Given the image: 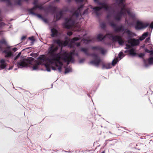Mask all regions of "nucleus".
<instances>
[{
    "label": "nucleus",
    "instance_id": "f257e3e1",
    "mask_svg": "<svg viewBox=\"0 0 153 153\" xmlns=\"http://www.w3.org/2000/svg\"><path fill=\"white\" fill-rule=\"evenodd\" d=\"M58 49V47H54L53 44L51 45L48 48V53L51 56V58L48 59L47 60L48 62L45 64L46 70L48 72L51 71V68L53 70H56V67L57 68V69L59 72L61 71L63 65L62 62L60 61V59H62V54L60 56L59 53H56Z\"/></svg>",
    "mask_w": 153,
    "mask_h": 153
},
{
    "label": "nucleus",
    "instance_id": "f03ea898",
    "mask_svg": "<svg viewBox=\"0 0 153 153\" xmlns=\"http://www.w3.org/2000/svg\"><path fill=\"white\" fill-rule=\"evenodd\" d=\"M125 0H117V3L121 7V10L120 11L117 13L116 14L117 18L116 19H120L122 18L123 16H125L127 14L129 16L134 18L135 15L131 11V9L128 8L123 2Z\"/></svg>",
    "mask_w": 153,
    "mask_h": 153
},
{
    "label": "nucleus",
    "instance_id": "7ed1b4c3",
    "mask_svg": "<svg viewBox=\"0 0 153 153\" xmlns=\"http://www.w3.org/2000/svg\"><path fill=\"white\" fill-rule=\"evenodd\" d=\"M63 25L67 29H71L74 31H79L81 30V23L76 22L78 20H65Z\"/></svg>",
    "mask_w": 153,
    "mask_h": 153
},
{
    "label": "nucleus",
    "instance_id": "20e7f679",
    "mask_svg": "<svg viewBox=\"0 0 153 153\" xmlns=\"http://www.w3.org/2000/svg\"><path fill=\"white\" fill-rule=\"evenodd\" d=\"M100 5L101 6V7H96L93 8L92 6H89L88 8L84 12L83 15L87 14L89 11H92L93 13L98 16L100 14V10L102 8H104L107 10L108 8V5L106 3H102Z\"/></svg>",
    "mask_w": 153,
    "mask_h": 153
},
{
    "label": "nucleus",
    "instance_id": "39448f33",
    "mask_svg": "<svg viewBox=\"0 0 153 153\" xmlns=\"http://www.w3.org/2000/svg\"><path fill=\"white\" fill-rule=\"evenodd\" d=\"M80 51L84 52L86 55L87 56L91 55L94 57V59L90 62L91 64L97 67H98L99 66L100 62H101V60L98 57L97 54L94 53L90 54L88 52V49L85 48H81L80 49Z\"/></svg>",
    "mask_w": 153,
    "mask_h": 153
},
{
    "label": "nucleus",
    "instance_id": "423d86ee",
    "mask_svg": "<svg viewBox=\"0 0 153 153\" xmlns=\"http://www.w3.org/2000/svg\"><path fill=\"white\" fill-rule=\"evenodd\" d=\"M75 52V50H73L72 52L70 53L65 51L62 54V60L64 62H67V64L68 65L70 62L72 63L74 62V59L73 57Z\"/></svg>",
    "mask_w": 153,
    "mask_h": 153
},
{
    "label": "nucleus",
    "instance_id": "0eeeda50",
    "mask_svg": "<svg viewBox=\"0 0 153 153\" xmlns=\"http://www.w3.org/2000/svg\"><path fill=\"white\" fill-rule=\"evenodd\" d=\"M147 27L151 29V32L153 28V22L149 24L148 22L144 23L137 21L135 26L136 29L137 30L144 29Z\"/></svg>",
    "mask_w": 153,
    "mask_h": 153
},
{
    "label": "nucleus",
    "instance_id": "6e6552de",
    "mask_svg": "<svg viewBox=\"0 0 153 153\" xmlns=\"http://www.w3.org/2000/svg\"><path fill=\"white\" fill-rule=\"evenodd\" d=\"M34 60V59L33 58L30 57L28 59L18 62L17 65L18 67H20L21 68L26 67L29 64H32V61Z\"/></svg>",
    "mask_w": 153,
    "mask_h": 153
},
{
    "label": "nucleus",
    "instance_id": "1a4fd4ad",
    "mask_svg": "<svg viewBox=\"0 0 153 153\" xmlns=\"http://www.w3.org/2000/svg\"><path fill=\"white\" fill-rule=\"evenodd\" d=\"M109 24L114 29V31L116 33H118L120 32H123L125 30L124 27L121 25L117 26V24L113 22H110Z\"/></svg>",
    "mask_w": 153,
    "mask_h": 153
},
{
    "label": "nucleus",
    "instance_id": "9d476101",
    "mask_svg": "<svg viewBox=\"0 0 153 153\" xmlns=\"http://www.w3.org/2000/svg\"><path fill=\"white\" fill-rule=\"evenodd\" d=\"M37 8L41 9L42 8V6H39V5H36L33 8L29 10V11L30 13L32 16H36L38 18L42 19V17L41 15L36 14L34 13V10Z\"/></svg>",
    "mask_w": 153,
    "mask_h": 153
},
{
    "label": "nucleus",
    "instance_id": "9b49d317",
    "mask_svg": "<svg viewBox=\"0 0 153 153\" xmlns=\"http://www.w3.org/2000/svg\"><path fill=\"white\" fill-rule=\"evenodd\" d=\"M112 40L114 42H117L120 45H123L124 43L122 38L120 36L116 35L115 36H112Z\"/></svg>",
    "mask_w": 153,
    "mask_h": 153
},
{
    "label": "nucleus",
    "instance_id": "f8f14e48",
    "mask_svg": "<svg viewBox=\"0 0 153 153\" xmlns=\"http://www.w3.org/2000/svg\"><path fill=\"white\" fill-rule=\"evenodd\" d=\"M0 49L2 51L4 48L9 49L10 47L4 39H2L0 41Z\"/></svg>",
    "mask_w": 153,
    "mask_h": 153
},
{
    "label": "nucleus",
    "instance_id": "ddd939ff",
    "mask_svg": "<svg viewBox=\"0 0 153 153\" xmlns=\"http://www.w3.org/2000/svg\"><path fill=\"white\" fill-rule=\"evenodd\" d=\"M128 43L130 44L131 46H132L137 45L139 43V41L138 39H131L128 41Z\"/></svg>",
    "mask_w": 153,
    "mask_h": 153
},
{
    "label": "nucleus",
    "instance_id": "4468645a",
    "mask_svg": "<svg viewBox=\"0 0 153 153\" xmlns=\"http://www.w3.org/2000/svg\"><path fill=\"white\" fill-rule=\"evenodd\" d=\"M91 49L94 51H100L102 54H104L105 53V51L104 48L100 46L92 47H91Z\"/></svg>",
    "mask_w": 153,
    "mask_h": 153
},
{
    "label": "nucleus",
    "instance_id": "2eb2a0df",
    "mask_svg": "<svg viewBox=\"0 0 153 153\" xmlns=\"http://www.w3.org/2000/svg\"><path fill=\"white\" fill-rule=\"evenodd\" d=\"M81 38L80 37H74L72 39H69V42H70V43L69 45V46L71 48H73V46L72 43H74L75 41L79 40Z\"/></svg>",
    "mask_w": 153,
    "mask_h": 153
},
{
    "label": "nucleus",
    "instance_id": "dca6fc26",
    "mask_svg": "<svg viewBox=\"0 0 153 153\" xmlns=\"http://www.w3.org/2000/svg\"><path fill=\"white\" fill-rule=\"evenodd\" d=\"M51 36L52 37L57 36L59 33L58 31L54 28L51 29Z\"/></svg>",
    "mask_w": 153,
    "mask_h": 153
},
{
    "label": "nucleus",
    "instance_id": "f3484780",
    "mask_svg": "<svg viewBox=\"0 0 153 153\" xmlns=\"http://www.w3.org/2000/svg\"><path fill=\"white\" fill-rule=\"evenodd\" d=\"M9 49H6V48H4V49L5 50L3 51V52L5 53L6 54L5 56V57H10L13 55L11 51H8Z\"/></svg>",
    "mask_w": 153,
    "mask_h": 153
},
{
    "label": "nucleus",
    "instance_id": "a211bd4d",
    "mask_svg": "<svg viewBox=\"0 0 153 153\" xmlns=\"http://www.w3.org/2000/svg\"><path fill=\"white\" fill-rule=\"evenodd\" d=\"M0 63L1 65H0V68L2 69H4L6 66V64L5 63V61L4 59H1L0 60Z\"/></svg>",
    "mask_w": 153,
    "mask_h": 153
},
{
    "label": "nucleus",
    "instance_id": "6ab92c4d",
    "mask_svg": "<svg viewBox=\"0 0 153 153\" xmlns=\"http://www.w3.org/2000/svg\"><path fill=\"white\" fill-rule=\"evenodd\" d=\"M128 52L130 55L134 56L136 54V53L135 52L134 49V48H132L128 51H125V53H127Z\"/></svg>",
    "mask_w": 153,
    "mask_h": 153
},
{
    "label": "nucleus",
    "instance_id": "aec40b11",
    "mask_svg": "<svg viewBox=\"0 0 153 153\" xmlns=\"http://www.w3.org/2000/svg\"><path fill=\"white\" fill-rule=\"evenodd\" d=\"M54 43L58 44L59 46H62V42L60 39H55L53 40Z\"/></svg>",
    "mask_w": 153,
    "mask_h": 153
},
{
    "label": "nucleus",
    "instance_id": "412c9836",
    "mask_svg": "<svg viewBox=\"0 0 153 153\" xmlns=\"http://www.w3.org/2000/svg\"><path fill=\"white\" fill-rule=\"evenodd\" d=\"M46 57L45 55H40L38 58V59L39 60V61H41L42 63V62H44L45 60Z\"/></svg>",
    "mask_w": 153,
    "mask_h": 153
},
{
    "label": "nucleus",
    "instance_id": "4be33fe9",
    "mask_svg": "<svg viewBox=\"0 0 153 153\" xmlns=\"http://www.w3.org/2000/svg\"><path fill=\"white\" fill-rule=\"evenodd\" d=\"M41 64H42V62H41V61H38L37 62V63H36V64H35L33 65V70H35L37 69L38 68V66H39V65H40Z\"/></svg>",
    "mask_w": 153,
    "mask_h": 153
},
{
    "label": "nucleus",
    "instance_id": "5701e85b",
    "mask_svg": "<svg viewBox=\"0 0 153 153\" xmlns=\"http://www.w3.org/2000/svg\"><path fill=\"white\" fill-rule=\"evenodd\" d=\"M103 68L109 69L111 68V66L110 63H108L106 64H103L102 65Z\"/></svg>",
    "mask_w": 153,
    "mask_h": 153
},
{
    "label": "nucleus",
    "instance_id": "b1692460",
    "mask_svg": "<svg viewBox=\"0 0 153 153\" xmlns=\"http://www.w3.org/2000/svg\"><path fill=\"white\" fill-rule=\"evenodd\" d=\"M106 37L105 36H103V35L101 34H99L97 35V39L100 41H102L103 39Z\"/></svg>",
    "mask_w": 153,
    "mask_h": 153
},
{
    "label": "nucleus",
    "instance_id": "393cba45",
    "mask_svg": "<svg viewBox=\"0 0 153 153\" xmlns=\"http://www.w3.org/2000/svg\"><path fill=\"white\" fill-rule=\"evenodd\" d=\"M147 61L149 64H153V57H149L147 59Z\"/></svg>",
    "mask_w": 153,
    "mask_h": 153
},
{
    "label": "nucleus",
    "instance_id": "a878e982",
    "mask_svg": "<svg viewBox=\"0 0 153 153\" xmlns=\"http://www.w3.org/2000/svg\"><path fill=\"white\" fill-rule=\"evenodd\" d=\"M72 69L70 67L67 68H65V74L68 73L70 72L71 71Z\"/></svg>",
    "mask_w": 153,
    "mask_h": 153
},
{
    "label": "nucleus",
    "instance_id": "bb28decb",
    "mask_svg": "<svg viewBox=\"0 0 153 153\" xmlns=\"http://www.w3.org/2000/svg\"><path fill=\"white\" fill-rule=\"evenodd\" d=\"M118 61V58L114 59L112 62V65L113 66H114L117 62Z\"/></svg>",
    "mask_w": 153,
    "mask_h": 153
},
{
    "label": "nucleus",
    "instance_id": "cd10ccee",
    "mask_svg": "<svg viewBox=\"0 0 153 153\" xmlns=\"http://www.w3.org/2000/svg\"><path fill=\"white\" fill-rule=\"evenodd\" d=\"M69 41H68L67 40H65L64 42L62 43V46H66L68 44L69 42Z\"/></svg>",
    "mask_w": 153,
    "mask_h": 153
},
{
    "label": "nucleus",
    "instance_id": "c85d7f7f",
    "mask_svg": "<svg viewBox=\"0 0 153 153\" xmlns=\"http://www.w3.org/2000/svg\"><path fill=\"white\" fill-rule=\"evenodd\" d=\"M100 26L101 28H104L106 27V25L105 23H102L100 24Z\"/></svg>",
    "mask_w": 153,
    "mask_h": 153
},
{
    "label": "nucleus",
    "instance_id": "c756f323",
    "mask_svg": "<svg viewBox=\"0 0 153 153\" xmlns=\"http://www.w3.org/2000/svg\"><path fill=\"white\" fill-rule=\"evenodd\" d=\"M149 34V32H146L144 33L142 35L143 36L145 37V39L146 37H147L148 36V34Z\"/></svg>",
    "mask_w": 153,
    "mask_h": 153
},
{
    "label": "nucleus",
    "instance_id": "7c9ffc66",
    "mask_svg": "<svg viewBox=\"0 0 153 153\" xmlns=\"http://www.w3.org/2000/svg\"><path fill=\"white\" fill-rule=\"evenodd\" d=\"M21 54V52H19L15 58L14 60H17L20 57Z\"/></svg>",
    "mask_w": 153,
    "mask_h": 153
},
{
    "label": "nucleus",
    "instance_id": "2f4dec72",
    "mask_svg": "<svg viewBox=\"0 0 153 153\" xmlns=\"http://www.w3.org/2000/svg\"><path fill=\"white\" fill-rule=\"evenodd\" d=\"M126 33L129 35H131V32L130 31L128 30H126Z\"/></svg>",
    "mask_w": 153,
    "mask_h": 153
},
{
    "label": "nucleus",
    "instance_id": "473e14b6",
    "mask_svg": "<svg viewBox=\"0 0 153 153\" xmlns=\"http://www.w3.org/2000/svg\"><path fill=\"white\" fill-rule=\"evenodd\" d=\"M126 48H125V49H128L129 48H130L131 47H132L131 45H130L128 44H126Z\"/></svg>",
    "mask_w": 153,
    "mask_h": 153
},
{
    "label": "nucleus",
    "instance_id": "72a5a7b5",
    "mask_svg": "<svg viewBox=\"0 0 153 153\" xmlns=\"http://www.w3.org/2000/svg\"><path fill=\"white\" fill-rule=\"evenodd\" d=\"M123 55V53L122 52H120L118 55L120 59H121V57Z\"/></svg>",
    "mask_w": 153,
    "mask_h": 153
},
{
    "label": "nucleus",
    "instance_id": "f704fd0d",
    "mask_svg": "<svg viewBox=\"0 0 153 153\" xmlns=\"http://www.w3.org/2000/svg\"><path fill=\"white\" fill-rule=\"evenodd\" d=\"M28 39L31 40V41H35V39H34V37L33 36H32L30 37H29Z\"/></svg>",
    "mask_w": 153,
    "mask_h": 153
},
{
    "label": "nucleus",
    "instance_id": "c9c22d12",
    "mask_svg": "<svg viewBox=\"0 0 153 153\" xmlns=\"http://www.w3.org/2000/svg\"><path fill=\"white\" fill-rule=\"evenodd\" d=\"M150 37H148V38H147L145 40V42L146 43L149 42V41H150Z\"/></svg>",
    "mask_w": 153,
    "mask_h": 153
},
{
    "label": "nucleus",
    "instance_id": "e433bc0d",
    "mask_svg": "<svg viewBox=\"0 0 153 153\" xmlns=\"http://www.w3.org/2000/svg\"><path fill=\"white\" fill-rule=\"evenodd\" d=\"M73 33L71 31H68L67 33V35L69 36L72 35Z\"/></svg>",
    "mask_w": 153,
    "mask_h": 153
},
{
    "label": "nucleus",
    "instance_id": "4c0bfd02",
    "mask_svg": "<svg viewBox=\"0 0 153 153\" xmlns=\"http://www.w3.org/2000/svg\"><path fill=\"white\" fill-rule=\"evenodd\" d=\"M4 23L2 22H0V27L4 26Z\"/></svg>",
    "mask_w": 153,
    "mask_h": 153
},
{
    "label": "nucleus",
    "instance_id": "58836bf2",
    "mask_svg": "<svg viewBox=\"0 0 153 153\" xmlns=\"http://www.w3.org/2000/svg\"><path fill=\"white\" fill-rule=\"evenodd\" d=\"M83 7V6L82 5L81 6L79 7V8L77 10V12L78 13H79V12H80V9H81Z\"/></svg>",
    "mask_w": 153,
    "mask_h": 153
},
{
    "label": "nucleus",
    "instance_id": "ea45409f",
    "mask_svg": "<svg viewBox=\"0 0 153 153\" xmlns=\"http://www.w3.org/2000/svg\"><path fill=\"white\" fill-rule=\"evenodd\" d=\"M144 56V55L142 53H141L139 55V57H141V58H143V56Z\"/></svg>",
    "mask_w": 153,
    "mask_h": 153
},
{
    "label": "nucleus",
    "instance_id": "a19ab883",
    "mask_svg": "<svg viewBox=\"0 0 153 153\" xmlns=\"http://www.w3.org/2000/svg\"><path fill=\"white\" fill-rule=\"evenodd\" d=\"M43 21V22L46 23H48V22H49V20H42Z\"/></svg>",
    "mask_w": 153,
    "mask_h": 153
},
{
    "label": "nucleus",
    "instance_id": "79ce46f5",
    "mask_svg": "<svg viewBox=\"0 0 153 153\" xmlns=\"http://www.w3.org/2000/svg\"><path fill=\"white\" fill-rule=\"evenodd\" d=\"M145 39V37L142 35V36L140 37V40H142Z\"/></svg>",
    "mask_w": 153,
    "mask_h": 153
},
{
    "label": "nucleus",
    "instance_id": "37998d69",
    "mask_svg": "<svg viewBox=\"0 0 153 153\" xmlns=\"http://www.w3.org/2000/svg\"><path fill=\"white\" fill-rule=\"evenodd\" d=\"M75 45H76V46L77 47H79L81 45V43L80 42H78V43H75Z\"/></svg>",
    "mask_w": 153,
    "mask_h": 153
},
{
    "label": "nucleus",
    "instance_id": "c03bdc74",
    "mask_svg": "<svg viewBox=\"0 0 153 153\" xmlns=\"http://www.w3.org/2000/svg\"><path fill=\"white\" fill-rule=\"evenodd\" d=\"M26 38V36H23L21 38V40H25Z\"/></svg>",
    "mask_w": 153,
    "mask_h": 153
},
{
    "label": "nucleus",
    "instance_id": "a18cd8bd",
    "mask_svg": "<svg viewBox=\"0 0 153 153\" xmlns=\"http://www.w3.org/2000/svg\"><path fill=\"white\" fill-rule=\"evenodd\" d=\"M145 52L148 53H149L150 51L148 49L146 48L145 49Z\"/></svg>",
    "mask_w": 153,
    "mask_h": 153
},
{
    "label": "nucleus",
    "instance_id": "49530a36",
    "mask_svg": "<svg viewBox=\"0 0 153 153\" xmlns=\"http://www.w3.org/2000/svg\"><path fill=\"white\" fill-rule=\"evenodd\" d=\"M149 53L150 55H153V50L150 51Z\"/></svg>",
    "mask_w": 153,
    "mask_h": 153
},
{
    "label": "nucleus",
    "instance_id": "de8ad7c7",
    "mask_svg": "<svg viewBox=\"0 0 153 153\" xmlns=\"http://www.w3.org/2000/svg\"><path fill=\"white\" fill-rule=\"evenodd\" d=\"M83 0H76V2H81ZM70 0H68V1H70Z\"/></svg>",
    "mask_w": 153,
    "mask_h": 153
},
{
    "label": "nucleus",
    "instance_id": "09e8293b",
    "mask_svg": "<svg viewBox=\"0 0 153 153\" xmlns=\"http://www.w3.org/2000/svg\"><path fill=\"white\" fill-rule=\"evenodd\" d=\"M144 63L145 64V66L146 67L147 66H148V65L146 63V60H144Z\"/></svg>",
    "mask_w": 153,
    "mask_h": 153
},
{
    "label": "nucleus",
    "instance_id": "8fccbe9b",
    "mask_svg": "<svg viewBox=\"0 0 153 153\" xmlns=\"http://www.w3.org/2000/svg\"><path fill=\"white\" fill-rule=\"evenodd\" d=\"M12 50L14 51H17V48H13Z\"/></svg>",
    "mask_w": 153,
    "mask_h": 153
},
{
    "label": "nucleus",
    "instance_id": "3c124183",
    "mask_svg": "<svg viewBox=\"0 0 153 153\" xmlns=\"http://www.w3.org/2000/svg\"><path fill=\"white\" fill-rule=\"evenodd\" d=\"M83 61V59H81L79 61V62L80 63H82Z\"/></svg>",
    "mask_w": 153,
    "mask_h": 153
},
{
    "label": "nucleus",
    "instance_id": "603ef678",
    "mask_svg": "<svg viewBox=\"0 0 153 153\" xmlns=\"http://www.w3.org/2000/svg\"><path fill=\"white\" fill-rule=\"evenodd\" d=\"M58 20L56 19V21H54H54H53L52 22H53H53L55 23V22H56V21L57 20Z\"/></svg>",
    "mask_w": 153,
    "mask_h": 153
},
{
    "label": "nucleus",
    "instance_id": "864d4df0",
    "mask_svg": "<svg viewBox=\"0 0 153 153\" xmlns=\"http://www.w3.org/2000/svg\"><path fill=\"white\" fill-rule=\"evenodd\" d=\"M59 1V0H55L54 1L55 2H57Z\"/></svg>",
    "mask_w": 153,
    "mask_h": 153
},
{
    "label": "nucleus",
    "instance_id": "5fc2aeb1",
    "mask_svg": "<svg viewBox=\"0 0 153 153\" xmlns=\"http://www.w3.org/2000/svg\"><path fill=\"white\" fill-rule=\"evenodd\" d=\"M98 0H94V1L95 2H96Z\"/></svg>",
    "mask_w": 153,
    "mask_h": 153
},
{
    "label": "nucleus",
    "instance_id": "6e6d98bb",
    "mask_svg": "<svg viewBox=\"0 0 153 153\" xmlns=\"http://www.w3.org/2000/svg\"><path fill=\"white\" fill-rule=\"evenodd\" d=\"M101 153H105V151H103Z\"/></svg>",
    "mask_w": 153,
    "mask_h": 153
},
{
    "label": "nucleus",
    "instance_id": "4d7b16f0",
    "mask_svg": "<svg viewBox=\"0 0 153 153\" xmlns=\"http://www.w3.org/2000/svg\"><path fill=\"white\" fill-rule=\"evenodd\" d=\"M67 38H68V37H65V39H67Z\"/></svg>",
    "mask_w": 153,
    "mask_h": 153
},
{
    "label": "nucleus",
    "instance_id": "13d9d810",
    "mask_svg": "<svg viewBox=\"0 0 153 153\" xmlns=\"http://www.w3.org/2000/svg\"><path fill=\"white\" fill-rule=\"evenodd\" d=\"M126 22L127 21V20L126 19Z\"/></svg>",
    "mask_w": 153,
    "mask_h": 153
},
{
    "label": "nucleus",
    "instance_id": "bf43d9fd",
    "mask_svg": "<svg viewBox=\"0 0 153 153\" xmlns=\"http://www.w3.org/2000/svg\"><path fill=\"white\" fill-rule=\"evenodd\" d=\"M49 25H51L50 24Z\"/></svg>",
    "mask_w": 153,
    "mask_h": 153
},
{
    "label": "nucleus",
    "instance_id": "052dcab7",
    "mask_svg": "<svg viewBox=\"0 0 153 153\" xmlns=\"http://www.w3.org/2000/svg\"><path fill=\"white\" fill-rule=\"evenodd\" d=\"M0 20H1V21L2 20V19Z\"/></svg>",
    "mask_w": 153,
    "mask_h": 153
}]
</instances>
